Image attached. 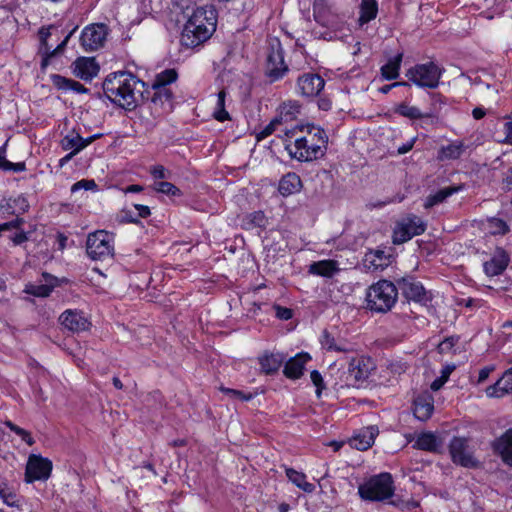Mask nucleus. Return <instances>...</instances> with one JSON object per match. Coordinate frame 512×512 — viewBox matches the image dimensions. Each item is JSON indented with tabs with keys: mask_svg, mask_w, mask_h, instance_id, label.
Returning <instances> with one entry per match:
<instances>
[{
	"mask_svg": "<svg viewBox=\"0 0 512 512\" xmlns=\"http://www.w3.org/2000/svg\"><path fill=\"white\" fill-rule=\"evenodd\" d=\"M285 149L299 161H312L324 156L328 136L324 129L314 125L294 126L284 130Z\"/></svg>",
	"mask_w": 512,
	"mask_h": 512,
	"instance_id": "nucleus-1",
	"label": "nucleus"
},
{
	"mask_svg": "<svg viewBox=\"0 0 512 512\" xmlns=\"http://www.w3.org/2000/svg\"><path fill=\"white\" fill-rule=\"evenodd\" d=\"M104 95L115 105L134 110L144 100L145 83L129 72L109 74L103 82Z\"/></svg>",
	"mask_w": 512,
	"mask_h": 512,
	"instance_id": "nucleus-2",
	"label": "nucleus"
},
{
	"mask_svg": "<svg viewBox=\"0 0 512 512\" xmlns=\"http://www.w3.org/2000/svg\"><path fill=\"white\" fill-rule=\"evenodd\" d=\"M217 10L213 5H205L194 9L184 25L181 44L194 48L207 41L216 30Z\"/></svg>",
	"mask_w": 512,
	"mask_h": 512,
	"instance_id": "nucleus-3",
	"label": "nucleus"
},
{
	"mask_svg": "<svg viewBox=\"0 0 512 512\" xmlns=\"http://www.w3.org/2000/svg\"><path fill=\"white\" fill-rule=\"evenodd\" d=\"M398 300L396 283L381 279L371 284L365 295L366 308L374 313H387L395 306Z\"/></svg>",
	"mask_w": 512,
	"mask_h": 512,
	"instance_id": "nucleus-4",
	"label": "nucleus"
},
{
	"mask_svg": "<svg viewBox=\"0 0 512 512\" xmlns=\"http://www.w3.org/2000/svg\"><path fill=\"white\" fill-rule=\"evenodd\" d=\"M394 481L390 473L374 475L360 484L358 494L366 501H385L394 495Z\"/></svg>",
	"mask_w": 512,
	"mask_h": 512,
	"instance_id": "nucleus-5",
	"label": "nucleus"
},
{
	"mask_svg": "<svg viewBox=\"0 0 512 512\" xmlns=\"http://www.w3.org/2000/svg\"><path fill=\"white\" fill-rule=\"evenodd\" d=\"M86 253L92 260L105 261L114 255V236L105 231L98 230L90 233L86 240Z\"/></svg>",
	"mask_w": 512,
	"mask_h": 512,
	"instance_id": "nucleus-6",
	"label": "nucleus"
},
{
	"mask_svg": "<svg viewBox=\"0 0 512 512\" xmlns=\"http://www.w3.org/2000/svg\"><path fill=\"white\" fill-rule=\"evenodd\" d=\"M443 71L436 63L430 61L411 67L406 76L418 87L434 89L438 87Z\"/></svg>",
	"mask_w": 512,
	"mask_h": 512,
	"instance_id": "nucleus-7",
	"label": "nucleus"
},
{
	"mask_svg": "<svg viewBox=\"0 0 512 512\" xmlns=\"http://www.w3.org/2000/svg\"><path fill=\"white\" fill-rule=\"evenodd\" d=\"M289 71L284 61V50L279 39L275 38L269 42L266 76L271 83L282 79Z\"/></svg>",
	"mask_w": 512,
	"mask_h": 512,
	"instance_id": "nucleus-8",
	"label": "nucleus"
},
{
	"mask_svg": "<svg viewBox=\"0 0 512 512\" xmlns=\"http://www.w3.org/2000/svg\"><path fill=\"white\" fill-rule=\"evenodd\" d=\"M449 453L453 463L465 468H479L480 461L474 456L469 440L464 437H453L449 444Z\"/></svg>",
	"mask_w": 512,
	"mask_h": 512,
	"instance_id": "nucleus-9",
	"label": "nucleus"
},
{
	"mask_svg": "<svg viewBox=\"0 0 512 512\" xmlns=\"http://www.w3.org/2000/svg\"><path fill=\"white\" fill-rule=\"evenodd\" d=\"M398 291H401L403 297L408 301H413L421 305H428L432 301V293L427 291L421 282L412 276H405L396 280Z\"/></svg>",
	"mask_w": 512,
	"mask_h": 512,
	"instance_id": "nucleus-10",
	"label": "nucleus"
},
{
	"mask_svg": "<svg viewBox=\"0 0 512 512\" xmlns=\"http://www.w3.org/2000/svg\"><path fill=\"white\" fill-rule=\"evenodd\" d=\"M144 99L149 100L150 109L156 116L170 113L174 108V93L171 88L151 87L144 90Z\"/></svg>",
	"mask_w": 512,
	"mask_h": 512,
	"instance_id": "nucleus-11",
	"label": "nucleus"
},
{
	"mask_svg": "<svg viewBox=\"0 0 512 512\" xmlns=\"http://www.w3.org/2000/svg\"><path fill=\"white\" fill-rule=\"evenodd\" d=\"M426 230V224L416 215L408 216L399 222L393 231V243L402 244L414 236L421 235Z\"/></svg>",
	"mask_w": 512,
	"mask_h": 512,
	"instance_id": "nucleus-12",
	"label": "nucleus"
},
{
	"mask_svg": "<svg viewBox=\"0 0 512 512\" xmlns=\"http://www.w3.org/2000/svg\"><path fill=\"white\" fill-rule=\"evenodd\" d=\"M52 466V462L48 458L30 455L26 464L25 481L32 483L47 480L51 475Z\"/></svg>",
	"mask_w": 512,
	"mask_h": 512,
	"instance_id": "nucleus-13",
	"label": "nucleus"
},
{
	"mask_svg": "<svg viewBox=\"0 0 512 512\" xmlns=\"http://www.w3.org/2000/svg\"><path fill=\"white\" fill-rule=\"evenodd\" d=\"M107 35L108 28L105 24H91L85 27L81 33V45L85 51H95L104 45Z\"/></svg>",
	"mask_w": 512,
	"mask_h": 512,
	"instance_id": "nucleus-14",
	"label": "nucleus"
},
{
	"mask_svg": "<svg viewBox=\"0 0 512 512\" xmlns=\"http://www.w3.org/2000/svg\"><path fill=\"white\" fill-rule=\"evenodd\" d=\"M374 369L373 362L370 358L360 356L352 358L347 372V381L353 386H357L364 382Z\"/></svg>",
	"mask_w": 512,
	"mask_h": 512,
	"instance_id": "nucleus-15",
	"label": "nucleus"
},
{
	"mask_svg": "<svg viewBox=\"0 0 512 512\" xmlns=\"http://www.w3.org/2000/svg\"><path fill=\"white\" fill-rule=\"evenodd\" d=\"M297 93L302 97L313 98L319 95L325 86V80L316 73L308 72L297 79Z\"/></svg>",
	"mask_w": 512,
	"mask_h": 512,
	"instance_id": "nucleus-16",
	"label": "nucleus"
},
{
	"mask_svg": "<svg viewBox=\"0 0 512 512\" xmlns=\"http://www.w3.org/2000/svg\"><path fill=\"white\" fill-rule=\"evenodd\" d=\"M491 446L494 453L500 457L502 462L512 467V428L506 430L501 436L496 438Z\"/></svg>",
	"mask_w": 512,
	"mask_h": 512,
	"instance_id": "nucleus-17",
	"label": "nucleus"
},
{
	"mask_svg": "<svg viewBox=\"0 0 512 512\" xmlns=\"http://www.w3.org/2000/svg\"><path fill=\"white\" fill-rule=\"evenodd\" d=\"M59 320L66 329L77 333L88 330L90 326V322L83 313L77 310L64 311Z\"/></svg>",
	"mask_w": 512,
	"mask_h": 512,
	"instance_id": "nucleus-18",
	"label": "nucleus"
},
{
	"mask_svg": "<svg viewBox=\"0 0 512 512\" xmlns=\"http://www.w3.org/2000/svg\"><path fill=\"white\" fill-rule=\"evenodd\" d=\"M509 261L510 258L507 252L502 248H497L492 258L484 262V271L490 277L498 276L507 268Z\"/></svg>",
	"mask_w": 512,
	"mask_h": 512,
	"instance_id": "nucleus-19",
	"label": "nucleus"
},
{
	"mask_svg": "<svg viewBox=\"0 0 512 512\" xmlns=\"http://www.w3.org/2000/svg\"><path fill=\"white\" fill-rule=\"evenodd\" d=\"M28 209L29 203L22 195L14 198L10 197L8 199H3L0 202V215L3 217L15 215L16 218H20L19 216L27 212Z\"/></svg>",
	"mask_w": 512,
	"mask_h": 512,
	"instance_id": "nucleus-20",
	"label": "nucleus"
},
{
	"mask_svg": "<svg viewBox=\"0 0 512 512\" xmlns=\"http://www.w3.org/2000/svg\"><path fill=\"white\" fill-rule=\"evenodd\" d=\"M99 137H101V134H95L88 138H82L75 131H71L61 140V147L64 150H72V153L77 154Z\"/></svg>",
	"mask_w": 512,
	"mask_h": 512,
	"instance_id": "nucleus-21",
	"label": "nucleus"
},
{
	"mask_svg": "<svg viewBox=\"0 0 512 512\" xmlns=\"http://www.w3.org/2000/svg\"><path fill=\"white\" fill-rule=\"evenodd\" d=\"M73 65L74 75L85 81L92 80L100 70L93 58H78Z\"/></svg>",
	"mask_w": 512,
	"mask_h": 512,
	"instance_id": "nucleus-22",
	"label": "nucleus"
},
{
	"mask_svg": "<svg viewBox=\"0 0 512 512\" xmlns=\"http://www.w3.org/2000/svg\"><path fill=\"white\" fill-rule=\"evenodd\" d=\"M42 278L44 283L29 284L26 286L25 292L35 297H48L53 289L59 286L58 278L49 273H43Z\"/></svg>",
	"mask_w": 512,
	"mask_h": 512,
	"instance_id": "nucleus-23",
	"label": "nucleus"
},
{
	"mask_svg": "<svg viewBox=\"0 0 512 512\" xmlns=\"http://www.w3.org/2000/svg\"><path fill=\"white\" fill-rule=\"evenodd\" d=\"M311 360L308 353H298L290 358L284 366L283 373L289 379H298L303 375L305 364Z\"/></svg>",
	"mask_w": 512,
	"mask_h": 512,
	"instance_id": "nucleus-24",
	"label": "nucleus"
},
{
	"mask_svg": "<svg viewBox=\"0 0 512 512\" xmlns=\"http://www.w3.org/2000/svg\"><path fill=\"white\" fill-rule=\"evenodd\" d=\"M485 392L491 398H500L505 394L512 393V367L506 370L496 383L488 386Z\"/></svg>",
	"mask_w": 512,
	"mask_h": 512,
	"instance_id": "nucleus-25",
	"label": "nucleus"
},
{
	"mask_svg": "<svg viewBox=\"0 0 512 512\" xmlns=\"http://www.w3.org/2000/svg\"><path fill=\"white\" fill-rule=\"evenodd\" d=\"M378 433L377 427H366L350 440V445L357 450L365 451L373 445Z\"/></svg>",
	"mask_w": 512,
	"mask_h": 512,
	"instance_id": "nucleus-26",
	"label": "nucleus"
},
{
	"mask_svg": "<svg viewBox=\"0 0 512 512\" xmlns=\"http://www.w3.org/2000/svg\"><path fill=\"white\" fill-rule=\"evenodd\" d=\"M363 263L367 271H382L389 265V258L383 250L369 251L365 254Z\"/></svg>",
	"mask_w": 512,
	"mask_h": 512,
	"instance_id": "nucleus-27",
	"label": "nucleus"
},
{
	"mask_svg": "<svg viewBox=\"0 0 512 512\" xmlns=\"http://www.w3.org/2000/svg\"><path fill=\"white\" fill-rule=\"evenodd\" d=\"M285 357L281 353L265 352L258 358L262 372L267 375L276 373L284 362Z\"/></svg>",
	"mask_w": 512,
	"mask_h": 512,
	"instance_id": "nucleus-28",
	"label": "nucleus"
},
{
	"mask_svg": "<svg viewBox=\"0 0 512 512\" xmlns=\"http://www.w3.org/2000/svg\"><path fill=\"white\" fill-rule=\"evenodd\" d=\"M302 188L300 177L296 173H287L279 181L278 191L284 196H290L299 192Z\"/></svg>",
	"mask_w": 512,
	"mask_h": 512,
	"instance_id": "nucleus-29",
	"label": "nucleus"
},
{
	"mask_svg": "<svg viewBox=\"0 0 512 512\" xmlns=\"http://www.w3.org/2000/svg\"><path fill=\"white\" fill-rule=\"evenodd\" d=\"M466 146L463 141H454L446 146L440 147L437 153V160H456L465 152Z\"/></svg>",
	"mask_w": 512,
	"mask_h": 512,
	"instance_id": "nucleus-30",
	"label": "nucleus"
},
{
	"mask_svg": "<svg viewBox=\"0 0 512 512\" xmlns=\"http://www.w3.org/2000/svg\"><path fill=\"white\" fill-rule=\"evenodd\" d=\"M338 271V263L334 260H321L309 266V273L323 277H332Z\"/></svg>",
	"mask_w": 512,
	"mask_h": 512,
	"instance_id": "nucleus-31",
	"label": "nucleus"
},
{
	"mask_svg": "<svg viewBox=\"0 0 512 512\" xmlns=\"http://www.w3.org/2000/svg\"><path fill=\"white\" fill-rule=\"evenodd\" d=\"M51 81L53 85L59 90H72L80 94L88 92V89L84 87L81 83L73 79L66 78L59 74L51 75Z\"/></svg>",
	"mask_w": 512,
	"mask_h": 512,
	"instance_id": "nucleus-32",
	"label": "nucleus"
},
{
	"mask_svg": "<svg viewBox=\"0 0 512 512\" xmlns=\"http://www.w3.org/2000/svg\"><path fill=\"white\" fill-rule=\"evenodd\" d=\"M378 14V3L376 0H361L359 5L358 22L362 26L374 20Z\"/></svg>",
	"mask_w": 512,
	"mask_h": 512,
	"instance_id": "nucleus-33",
	"label": "nucleus"
},
{
	"mask_svg": "<svg viewBox=\"0 0 512 512\" xmlns=\"http://www.w3.org/2000/svg\"><path fill=\"white\" fill-rule=\"evenodd\" d=\"M402 59L403 53H398L393 58H390L380 69L382 78L388 81L397 79L399 77Z\"/></svg>",
	"mask_w": 512,
	"mask_h": 512,
	"instance_id": "nucleus-34",
	"label": "nucleus"
},
{
	"mask_svg": "<svg viewBox=\"0 0 512 512\" xmlns=\"http://www.w3.org/2000/svg\"><path fill=\"white\" fill-rule=\"evenodd\" d=\"M322 348L327 351L348 352L350 349L346 341L336 339L330 332L324 330L320 339Z\"/></svg>",
	"mask_w": 512,
	"mask_h": 512,
	"instance_id": "nucleus-35",
	"label": "nucleus"
},
{
	"mask_svg": "<svg viewBox=\"0 0 512 512\" xmlns=\"http://www.w3.org/2000/svg\"><path fill=\"white\" fill-rule=\"evenodd\" d=\"M300 111V105L297 101H288L283 103L278 110L276 118L283 125L295 120L297 114Z\"/></svg>",
	"mask_w": 512,
	"mask_h": 512,
	"instance_id": "nucleus-36",
	"label": "nucleus"
},
{
	"mask_svg": "<svg viewBox=\"0 0 512 512\" xmlns=\"http://www.w3.org/2000/svg\"><path fill=\"white\" fill-rule=\"evenodd\" d=\"M459 190H460V187H455V186L444 187V188L438 190L437 192H435L434 194H430L429 196H427V198L424 202V207L426 209H430L433 206L444 202L448 197H450L454 193L458 192Z\"/></svg>",
	"mask_w": 512,
	"mask_h": 512,
	"instance_id": "nucleus-37",
	"label": "nucleus"
},
{
	"mask_svg": "<svg viewBox=\"0 0 512 512\" xmlns=\"http://www.w3.org/2000/svg\"><path fill=\"white\" fill-rule=\"evenodd\" d=\"M285 472L287 478L299 489L306 493H312L315 490V486L306 481V475L304 473L296 471L293 468H286Z\"/></svg>",
	"mask_w": 512,
	"mask_h": 512,
	"instance_id": "nucleus-38",
	"label": "nucleus"
},
{
	"mask_svg": "<svg viewBox=\"0 0 512 512\" xmlns=\"http://www.w3.org/2000/svg\"><path fill=\"white\" fill-rule=\"evenodd\" d=\"M267 225V218L263 211H254L247 214L242 220V227L246 230L254 228H265Z\"/></svg>",
	"mask_w": 512,
	"mask_h": 512,
	"instance_id": "nucleus-39",
	"label": "nucleus"
},
{
	"mask_svg": "<svg viewBox=\"0 0 512 512\" xmlns=\"http://www.w3.org/2000/svg\"><path fill=\"white\" fill-rule=\"evenodd\" d=\"M414 446L420 450L434 452L437 450L439 442L433 433L425 432L417 437Z\"/></svg>",
	"mask_w": 512,
	"mask_h": 512,
	"instance_id": "nucleus-40",
	"label": "nucleus"
},
{
	"mask_svg": "<svg viewBox=\"0 0 512 512\" xmlns=\"http://www.w3.org/2000/svg\"><path fill=\"white\" fill-rule=\"evenodd\" d=\"M178 74L175 69H166L155 76L151 87L170 88L169 85L177 80Z\"/></svg>",
	"mask_w": 512,
	"mask_h": 512,
	"instance_id": "nucleus-41",
	"label": "nucleus"
},
{
	"mask_svg": "<svg viewBox=\"0 0 512 512\" xmlns=\"http://www.w3.org/2000/svg\"><path fill=\"white\" fill-rule=\"evenodd\" d=\"M433 410V404L426 400L418 399L414 402V415L421 421H426L429 419L433 413Z\"/></svg>",
	"mask_w": 512,
	"mask_h": 512,
	"instance_id": "nucleus-42",
	"label": "nucleus"
},
{
	"mask_svg": "<svg viewBox=\"0 0 512 512\" xmlns=\"http://www.w3.org/2000/svg\"><path fill=\"white\" fill-rule=\"evenodd\" d=\"M395 113L409 118L411 120H417L421 118H428L425 115V112H421L420 109L416 106H410L406 103H401L395 108Z\"/></svg>",
	"mask_w": 512,
	"mask_h": 512,
	"instance_id": "nucleus-43",
	"label": "nucleus"
},
{
	"mask_svg": "<svg viewBox=\"0 0 512 512\" xmlns=\"http://www.w3.org/2000/svg\"><path fill=\"white\" fill-rule=\"evenodd\" d=\"M225 98L226 91L222 89L217 94L216 106L213 112L214 118L219 122H224L230 118L229 113L225 109Z\"/></svg>",
	"mask_w": 512,
	"mask_h": 512,
	"instance_id": "nucleus-44",
	"label": "nucleus"
},
{
	"mask_svg": "<svg viewBox=\"0 0 512 512\" xmlns=\"http://www.w3.org/2000/svg\"><path fill=\"white\" fill-rule=\"evenodd\" d=\"M5 146L0 148V169L4 171L22 172L26 169L24 162L13 163L6 159Z\"/></svg>",
	"mask_w": 512,
	"mask_h": 512,
	"instance_id": "nucleus-45",
	"label": "nucleus"
},
{
	"mask_svg": "<svg viewBox=\"0 0 512 512\" xmlns=\"http://www.w3.org/2000/svg\"><path fill=\"white\" fill-rule=\"evenodd\" d=\"M487 223L489 232L493 235H503L509 231L507 223L502 219L493 217L488 219Z\"/></svg>",
	"mask_w": 512,
	"mask_h": 512,
	"instance_id": "nucleus-46",
	"label": "nucleus"
},
{
	"mask_svg": "<svg viewBox=\"0 0 512 512\" xmlns=\"http://www.w3.org/2000/svg\"><path fill=\"white\" fill-rule=\"evenodd\" d=\"M4 425L7 426L12 432H14L15 434H17L19 437H21V439L29 446H32L35 441L33 439V437L31 436V434L26 431L25 429L17 426L16 424H14L12 421L10 420H6L4 422Z\"/></svg>",
	"mask_w": 512,
	"mask_h": 512,
	"instance_id": "nucleus-47",
	"label": "nucleus"
},
{
	"mask_svg": "<svg viewBox=\"0 0 512 512\" xmlns=\"http://www.w3.org/2000/svg\"><path fill=\"white\" fill-rule=\"evenodd\" d=\"M154 190L157 192L169 195V196H180L181 191L178 187H176L174 184L167 182V181H161L156 182L154 184Z\"/></svg>",
	"mask_w": 512,
	"mask_h": 512,
	"instance_id": "nucleus-48",
	"label": "nucleus"
},
{
	"mask_svg": "<svg viewBox=\"0 0 512 512\" xmlns=\"http://www.w3.org/2000/svg\"><path fill=\"white\" fill-rule=\"evenodd\" d=\"M431 97V106L427 112H425V115L428 118L436 117L441 108L442 105L445 104L444 98L440 94L433 93L430 95Z\"/></svg>",
	"mask_w": 512,
	"mask_h": 512,
	"instance_id": "nucleus-49",
	"label": "nucleus"
},
{
	"mask_svg": "<svg viewBox=\"0 0 512 512\" xmlns=\"http://www.w3.org/2000/svg\"><path fill=\"white\" fill-rule=\"evenodd\" d=\"M0 498L8 506H17L15 501L16 494L11 491L6 484H0Z\"/></svg>",
	"mask_w": 512,
	"mask_h": 512,
	"instance_id": "nucleus-50",
	"label": "nucleus"
},
{
	"mask_svg": "<svg viewBox=\"0 0 512 512\" xmlns=\"http://www.w3.org/2000/svg\"><path fill=\"white\" fill-rule=\"evenodd\" d=\"M77 27H75L74 29H72L68 35L64 38V40L53 50L51 51L47 57L43 58L42 60V63H41V66L42 67H46L48 65V59L57 55L58 53L62 52L64 50V48L66 47L70 37L73 35V33L76 31Z\"/></svg>",
	"mask_w": 512,
	"mask_h": 512,
	"instance_id": "nucleus-51",
	"label": "nucleus"
},
{
	"mask_svg": "<svg viewBox=\"0 0 512 512\" xmlns=\"http://www.w3.org/2000/svg\"><path fill=\"white\" fill-rule=\"evenodd\" d=\"M459 337L450 336L445 338L441 343L438 344V352L440 354H447L452 352L454 346L458 343Z\"/></svg>",
	"mask_w": 512,
	"mask_h": 512,
	"instance_id": "nucleus-52",
	"label": "nucleus"
},
{
	"mask_svg": "<svg viewBox=\"0 0 512 512\" xmlns=\"http://www.w3.org/2000/svg\"><path fill=\"white\" fill-rule=\"evenodd\" d=\"M220 391H222L224 394L228 395L231 398H237L242 401H249L253 398V395L251 393L245 394L244 392L236 389L227 388L224 386H221Z\"/></svg>",
	"mask_w": 512,
	"mask_h": 512,
	"instance_id": "nucleus-53",
	"label": "nucleus"
},
{
	"mask_svg": "<svg viewBox=\"0 0 512 512\" xmlns=\"http://www.w3.org/2000/svg\"><path fill=\"white\" fill-rule=\"evenodd\" d=\"M282 125L279 120L275 117L271 120V122L266 125L263 130H261L258 134H257V140L260 141L262 139H265L266 137H268L269 135H271L274 131H276V129L278 128V126Z\"/></svg>",
	"mask_w": 512,
	"mask_h": 512,
	"instance_id": "nucleus-54",
	"label": "nucleus"
},
{
	"mask_svg": "<svg viewBox=\"0 0 512 512\" xmlns=\"http://www.w3.org/2000/svg\"><path fill=\"white\" fill-rule=\"evenodd\" d=\"M310 378L316 387V395L319 398L321 396L322 390L325 389L323 377L318 370H313L310 374Z\"/></svg>",
	"mask_w": 512,
	"mask_h": 512,
	"instance_id": "nucleus-55",
	"label": "nucleus"
},
{
	"mask_svg": "<svg viewBox=\"0 0 512 512\" xmlns=\"http://www.w3.org/2000/svg\"><path fill=\"white\" fill-rule=\"evenodd\" d=\"M95 187H96V183L94 182V180L83 179V180H80L72 185L71 192L75 193L76 191H78L80 189L91 190V189H94Z\"/></svg>",
	"mask_w": 512,
	"mask_h": 512,
	"instance_id": "nucleus-56",
	"label": "nucleus"
},
{
	"mask_svg": "<svg viewBox=\"0 0 512 512\" xmlns=\"http://www.w3.org/2000/svg\"><path fill=\"white\" fill-rule=\"evenodd\" d=\"M150 174L155 179H166L169 177V172L162 165H155L150 168Z\"/></svg>",
	"mask_w": 512,
	"mask_h": 512,
	"instance_id": "nucleus-57",
	"label": "nucleus"
},
{
	"mask_svg": "<svg viewBox=\"0 0 512 512\" xmlns=\"http://www.w3.org/2000/svg\"><path fill=\"white\" fill-rule=\"evenodd\" d=\"M273 308L276 311V317L281 320H289L292 318V310L286 307H282L280 305L275 304Z\"/></svg>",
	"mask_w": 512,
	"mask_h": 512,
	"instance_id": "nucleus-58",
	"label": "nucleus"
},
{
	"mask_svg": "<svg viewBox=\"0 0 512 512\" xmlns=\"http://www.w3.org/2000/svg\"><path fill=\"white\" fill-rule=\"evenodd\" d=\"M492 371H494V366H486L482 368L479 371L477 383L480 384L485 382Z\"/></svg>",
	"mask_w": 512,
	"mask_h": 512,
	"instance_id": "nucleus-59",
	"label": "nucleus"
},
{
	"mask_svg": "<svg viewBox=\"0 0 512 512\" xmlns=\"http://www.w3.org/2000/svg\"><path fill=\"white\" fill-rule=\"evenodd\" d=\"M416 142V138H412L410 141H408L407 143L401 145L398 147L397 149V153L399 155H403V154H406L408 153L410 150H412L414 144Z\"/></svg>",
	"mask_w": 512,
	"mask_h": 512,
	"instance_id": "nucleus-60",
	"label": "nucleus"
},
{
	"mask_svg": "<svg viewBox=\"0 0 512 512\" xmlns=\"http://www.w3.org/2000/svg\"><path fill=\"white\" fill-rule=\"evenodd\" d=\"M134 208L138 211L137 215L140 218H147L151 214L150 208L146 205L135 204Z\"/></svg>",
	"mask_w": 512,
	"mask_h": 512,
	"instance_id": "nucleus-61",
	"label": "nucleus"
},
{
	"mask_svg": "<svg viewBox=\"0 0 512 512\" xmlns=\"http://www.w3.org/2000/svg\"><path fill=\"white\" fill-rule=\"evenodd\" d=\"M122 213H123V220L125 222H127V223H135V224L139 223L138 215L134 216L133 213L130 210L124 209L122 211Z\"/></svg>",
	"mask_w": 512,
	"mask_h": 512,
	"instance_id": "nucleus-62",
	"label": "nucleus"
},
{
	"mask_svg": "<svg viewBox=\"0 0 512 512\" xmlns=\"http://www.w3.org/2000/svg\"><path fill=\"white\" fill-rule=\"evenodd\" d=\"M15 245H20L28 240V236L24 231L15 233V235L11 238Z\"/></svg>",
	"mask_w": 512,
	"mask_h": 512,
	"instance_id": "nucleus-63",
	"label": "nucleus"
},
{
	"mask_svg": "<svg viewBox=\"0 0 512 512\" xmlns=\"http://www.w3.org/2000/svg\"><path fill=\"white\" fill-rule=\"evenodd\" d=\"M504 131H505L507 143L512 145V121L505 123Z\"/></svg>",
	"mask_w": 512,
	"mask_h": 512,
	"instance_id": "nucleus-64",
	"label": "nucleus"
}]
</instances>
